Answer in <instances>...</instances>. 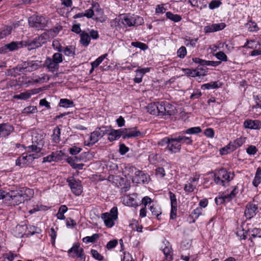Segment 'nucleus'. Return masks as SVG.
<instances>
[{"label": "nucleus", "instance_id": "obj_1", "mask_svg": "<svg viewBox=\"0 0 261 261\" xmlns=\"http://www.w3.org/2000/svg\"><path fill=\"white\" fill-rule=\"evenodd\" d=\"M23 189H20V187L12 188L8 191V204L11 205H18L21 203L24 202L26 200L24 196Z\"/></svg>", "mask_w": 261, "mask_h": 261}, {"label": "nucleus", "instance_id": "obj_2", "mask_svg": "<svg viewBox=\"0 0 261 261\" xmlns=\"http://www.w3.org/2000/svg\"><path fill=\"white\" fill-rule=\"evenodd\" d=\"M234 177L233 173L221 168L216 170L214 173V181L218 185L225 187L226 184L231 180Z\"/></svg>", "mask_w": 261, "mask_h": 261}, {"label": "nucleus", "instance_id": "obj_3", "mask_svg": "<svg viewBox=\"0 0 261 261\" xmlns=\"http://www.w3.org/2000/svg\"><path fill=\"white\" fill-rule=\"evenodd\" d=\"M43 67L42 61L39 60H28L17 65L16 69L19 72H31Z\"/></svg>", "mask_w": 261, "mask_h": 261}, {"label": "nucleus", "instance_id": "obj_4", "mask_svg": "<svg viewBox=\"0 0 261 261\" xmlns=\"http://www.w3.org/2000/svg\"><path fill=\"white\" fill-rule=\"evenodd\" d=\"M29 25L36 30H43L48 22V19L42 16L33 15L28 19Z\"/></svg>", "mask_w": 261, "mask_h": 261}, {"label": "nucleus", "instance_id": "obj_5", "mask_svg": "<svg viewBox=\"0 0 261 261\" xmlns=\"http://www.w3.org/2000/svg\"><path fill=\"white\" fill-rule=\"evenodd\" d=\"M48 39V35L46 33H43L31 41H24L23 47H27L29 50H31L41 47L43 44L46 43Z\"/></svg>", "mask_w": 261, "mask_h": 261}, {"label": "nucleus", "instance_id": "obj_6", "mask_svg": "<svg viewBox=\"0 0 261 261\" xmlns=\"http://www.w3.org/2000/svg\"><path fill=\"white\" fill-rule=\"evenodd\" d=\"M122 23L126 26H138L144 23V19L142 17L134 14H124L121 18Z\"/></svg>", "mask_w": 261, "mask_h": 261}, {"label": "nucleus", "instance_id": "obj_7", "mask_svg": "<svg viewBox=\"0 0 261 261\" xmlns=\"http://www.w3.org/2000/svg\"><path fill=\"white\" fill-rule=\"evenodd\" d=\"M129 169L132 173L135 172V176L132 178L133 182L145 184L148 182V175L143 171L137 170L135 167H131Z\"/></svg>", "mask_w": 261, "mask_h": 261}, {"label": "nucleus", "instance_id": "obj_8", "mask_svg": "<svg viewBox=\"0 0 261 261\" xmlns=\"http://www.w3.org/2000/svg\"><path fill=\"white\" fill-rule=\"evenodd\" d=\"M67 182L74 194L79 196L82 194L83 187L81 181L76 179L73 176H70L67 179Z\"/></svg>", "mask_w": 261, "mask_h": 261}, {"label": "nucleus", "instance_id": "obj_9", "mask_svg": "<svg viewBox=\"0 0 261 261\" xmlns=\"http://www.w3.org/2000/svg\"><path fill=\"white\" fill-rule=\"evenodd\" d=\"M23 44H24V41H12L10 43L5 44L0 48V51L3 53L7 51H13L23 47Z\"/></svg>", "mask_w": 261, "mask_h": 261}, {"label": "nucleus", "instance_id": "obj_10", "mask_svg": "<svg viewBox=\"0 0 261 261\" xmlns=\"http://www.w3.org/2000/svg\"><path fill=\"white\" fill-rule=\"evenodd\" d=\"M147 109L150 114H164V112L166 111L165 107L161 104L150 103L147 106Z\"/></svg>", "mask_w": 261, "mask_h": 261}, {"label": "nucleus", "instance_id": "obj_11", "mask_svg": "<svg viewBox=\"0 0 261 261\" xmlns=\"http://www.w3.org/2000/svg\"><path fill=\"white\" fill-rule=\"evenodd\" d=\"M181 149V144L177 142V138H171L170 140V143L167 146V150L171 153L179 152Z\"/></svg>", "mask_w": 261, "mask_h": 261}, {"label": "nucleus", "instance_id": "obj_12", "mask_svg": "<svg viewBox=\"0 0 261 261\" xmlns=\"http://www.w3.org/2000/svg\"><path fill=\"white\" fill-rule=\"evenodd\" d=\"M42 65L43 67L46 68L48 71L51 72L58 71L59 69V65L53 61L49 57L46 58Z\"/></svg>", "mask_w": 261, "mask_h": 261}, {"label": "nucleus", "instance_id": "obj_13", "mask_svg": "<svg viewBox=\"0 0 261 261\" xmlns=\"http://www.w3.org/2000/svg\"><path fill=\"white\" fill-rule=\"evenodd\" d=\"M257 208V206L255 204L250 202L247 203L246 205L245 216L247 219H251L256 215Z\"/></svg>", "mask_w": 261, "mask_h": 261}, {"label": "nucleus", "instance_id": "obj_14", "mask_svg": "<svg viewBox=\"0 0 261 261\" xmlns=\"http://www.w3.org/2000/svg\"><path fill=\"white\" fill-rule=\"evenodd\" d=\"M226 27L224 23H215L212 25L205 26L204 28V32L205 33H212L222 30Z\"/></svg>", "mask_w": 261, "mask_h": 261}, {"label": "nucleus", "instance_id": "obj_15", "mask_svg": "<svg viewBox=\"0 0 261 261\" xmlns=\"http://www.w3.org/2000/svg\"><path fill=\"white\" fill-rule=\"evenodd\" d=\"M192 60L194 63L199 64L201 66H212L216 67L219 65L221 63L220 61H206L199 58H194L192 59Z\"/></svg>", "mask_w": 261, "mask_h": 261}, {"label": "nucleus", "instance_id": "obj_16", "mask_svg": "<svg viewBox=\"0 0 261 261\" xmlns=\"http://www.w3.org/2000/svg\"><path fill=\"white\" fill-rule=\"evenodd\" d=\"M13 130V126L8 123L0 124V136L6 137Z\"/></svg>", "mask_w": 261, "mask_h": 261}, {"label": "nucleus", "instance_id": "obj_17", "mask_svg": "<svg viewBox=\"0 0 261 261\" xmlns=\"http://www.w3.org/2000/svg\"><path fill=\"white\" fill-rule=\"evenodd\" d=\"M244 126L247 128L259 129L261 128V122L258 120H246L244 122Z\"/></svg>", "mask_w": 261, "mask_h": 261}, {"label": "nucleus", "instance_id": "obj_18", "mask_svg": "<svg viewBox=\"0 0 261 261\" xmlns=\"http://www.w3.org/2000/svg\"><path fill=\"white\" fill-rule=\"evenodd\" d=\"M245 138H239L228 144V148L230 147V151H234L241 146L245 142Z\"/></svg>", "mask_w": 261, "mask_h": 261}, {"label": "nucleus", "instance_id": "obj_19", "mask_svg": "<svg viewBox=\"0 0 261 261\" xmlns=\"http://www.w3.org/2000/svg\"><path fill=\"white\" fill-rule=\"evenodd\" d=\"M58 50L60 52H62L65 55L74 58L75 55V48L72 46H68L65 47L60 46Z\"/></svg>", "mask_w": 261, "mask_h": 261}, {"label": "nucleus", "instance_id": "obj_20", "mask_svg": "<svg viewBox=\"0 0 261 261\" xmlns=\"http://www.w3.org/2000/svg\"><path fill=\"white\" fill-rule=\"evenodd\" d=\"M101 138L100 134H99V132L95 129L94 132L91 133L89 138L90 142H88L87 145L89 146L93 145L94 144L98 142Z\"/></svg>", "mask_w": 261, "mask_h": 261}, {"label": "nucleus", "instance_id": "obj_21", "mask_svg": "<svg viewBox=\"0 0 261 261\" xmlns=\"http://www.w3.org/2000/svg\"><path fill=\"white\" fill-rule=\"evenodd\" d=\"M61 153V151L60 152L56 151L55 152H53L51 154L44 157L43 158L42 163L46 162H51L52 161H57L59 160L60 158V154Z\"/></svg>", "mask_w": 261, "mask_h": 261}, {"label": "nucleus", "instance_id": "obj_22", "mask_svg": "<svg viewBox=\"0 0 261 261\" xmlns=\"http://www.w3.org/2000/svg\"><path fill=\"white\" fill-rule=\"evenodd\" d=\"M92 7L95 8L96 15H98V17H96L95 18H93V19L101 22H104L105 20V19H102L103 12L102 10L99 8V5L97 3L94 4L92 5Z\"/></svg>", "mask_w": 261, "mask_h": 261}, {"label": "nucleus", "instance_id": "obj_23", "mask_svg": "<svg viewBox=\"0 0 261 261\" xmlns=\"http://www.w3.org/2000/svg\"><path fill=\"white\" fill-rule=\"evenodd\" d=\"M101 218L107 227H112L114 225V221L115 220L110 216L109 213H103L101 215Z\"/></svg>", "mask_w": 261, "mask_h": 261}, {"label": "nucleus", "instance_id": "obj_24", "mask_svg": "<svg viewBox=\"0 0 261 261\" xmlns=\"http://www.w3.org/2000/svg\"><path fill=\"white\" fill-rule=\"evenodd\" d=\"M152 216L156 217L159 219V217L162 214L161 207L158 204H152L149 207Z\"/></svg>", "mask_w": 261, "mask_h": 261}, {"label": "nucleus", "instance_id": "obj_25", "mask_svg": "<svg viewBox=\"0 0 261 261\" xmlns=\"http://www.w3.org/2000/svg\"><path fill=\"white\" fill-rule=\"evenodd\" d=\"M80 37L81 43L85 46H87L89 44L91 41L90 37L89 34L86 32H82L80 35Z\"/></svg>", "mask_w": 261, "mask_h": 261}, {"label": "nucleus", "instance_id": "obj_26", "mask_svg": "<svg viewBox=\"0 0 261 261\" xmlns=\"http://www.w3.org/2000/svg\"><path fill=\"white\" fill-rule=\"evenodd\" d=\"M222 84L220 82L216 81L205 84L202 86V88L204 89H216L221 87Z\"/></svg>", "mask_w": 261, "mask_h": 261}, {"label": "nucleus", "instance_id": "obj_27", "mask_svg": "<svg viewBox=\"0 0 261 261\" xmlns=\"http://www.w3.org/2000/svg\"><path fill=\"white\" fill-rule=\"evenodd\" d=\"M12 26H6L0 29V40L10 35L12 30Z\"/></svg>", "mask_w": 261, "mask_h": 261}, {"label": "nucleus", "instance_id": "obj_28", "mask_svg": "<svg viewBox=\"0 0 261 261\" xmlns=\"http://www.w3.org/2000/svg\"><path fill=\"white\" fill-rule=\"evenodd\" d=\"M62 27L61 25H58L57 27L48 30L44 33H46L48 35V39L49 38H54L58 33L62 30Z\"/></svg>", "mask_w": 261, "mask_h": 261}, {"label": "nucleus", "instance_id": "obj_29", "mask_svg": "<svg viewBox=\"0 0 261 261\" xmlns=\"http://www.w3.org/2000/svg\"><path fill=\"white\" fill-rule=\"evenodd\" d=\"M141 135V133L139 130H137L136 129L132 130L128 129V134L123 135L122 138L123 139H125L133 137H136L140 136Z\"/></svg>", "mask_w": 261, "mask_h": 261}, {"label": "nucleus", "instance_id": "obj_30", "mask_svg": "<svg viewBox=\"0 0 261 261\" xmlns=\"http://www.w3.org/2000/svg\"><path fill=\"white\" fill-rule=\"evenodd\" d=\"M238 193V190L237 187H235L232 190V191L230 192V194L225 195L222 198H219L220 200H221L222 201L221 202H222V201H230L231 199H232L233 197L236 196V195Z\"/></svg>", "mask_w": 261, "mask_h": 261}, {"label": "nucleus", "instance_id": "obj_31", "mask_svg": "<svg viewBox=\"0 0 261 261\" xmlns=\"http://www.w3.org/2000/svg\"><path fill=\"white\" fill-rule=\"evenodd\" d=\"M60 128L58 127H55L53 130V134L52 135L53 140L54 142L58 143L60 141Z\"/></svg>", "mask_w": 261, "mask_h": 261}, {"label": "nucleus", "instance_id": "obj_32", "mask_svg": "<svg viewBox=\"0 0 261 261\" xmlns=\"http://www.w3.org/2000/svg\"><path fill=\"white\" fill-rule=\"evenodd\" d=\"M250 233L251 237L249 240L252 241V238H260L261 237V229L259 228H255L251 231L249 230Z\"/></svg>", "mask_w": 261, "mask_h": 261}, {"label": "nucleus", "instance_id": "obj_33", "mask_svg": "<svg viewBox=\"0 0 261 261\" xmlns=\"http://www.w3.org/2000/svg\"><path fill=\"white\" fill-rule=\"evenodd\" d=\"M70 256L72 257H74L75 256H76L78 259L76 261H85L86 259V255L84 249L82 248H81L80 251L75 255L72 254L70 255Z\"/></svg>", "mask_w": 261, "mask_h": 261}, {"label": "nucleus", "instance_id": "obj_34", "mask_svg": "<svg viewBox=\"0 0 261 261\" xmlns=\"http://www.w3.org/2000/svg\"><path fill=\"white\" fill-rule=\"evenodd\" d=\"M32 93L29 91L22 92L18 95H15L13 96L14 98L17 99L25 100L31 97Z\"/></svg>", "mask_w": 261, "mask_h": 261}, {"label": "nucleus", "instance_id": "obj_35", "mask_svg": "<svg viewBox=\"0 0 261 261\" xmlns=\"http://www.w3.org/2000/svg\"><path fill=\"white\" fill-rule=\"evenodd\" d=\"M177 142L181 143H185L186 144H192L193 143V141L191 137H186V136H179L177 137Z\"/></svg>", "mask_w": 261, "mask_h": 261}, {"label": "nucleus", "instance_id": "obj_36", "mask_svg": "<svg viewBox=\"0 0 261 261\" xmlns=\"http://www.w3.org/2000/svg\"><path fill=\"white\" fill-rule=\"evenodd\" d=\"M73 105V102L68 99H61L59 102V106L62 107L68 108Z\"/></svg>", "mask_w": 261, "mask_h": 261}, {"label": "nucleus", "instance_id": "obj_37", "mask_svg": "<svg viewBox=\"0 0 261 261\" xmlns=\"http://www.w3.org/2000/svg\"><path fill=\"white\" fill-rule=\"evenodd\" d=\"M96 129L99 132L101 137H102L106 134L108 135V133L111 130V126H102L96 128Z\"/></svg>", "mask_w": 261, "mask_h": 261}, {"label": "nucleus", "instance_id": "obj_38", "mask_svg": "<svg viewBox=\"0 0 261 261\" xmlns=\"http://www.w3.org/2000/svg\"><path fill=\"white\" fill-rule=\"evenodd\" d=\"M202 209L201 207H197L195 209L191 214V216L194 219L192 221L193 223L195 222V220L197 219L198 217L202 215Z\"/></svg>", "mask_w": 261, "mask_h": 261}, {"label": "nucleus", "instance_id": "obj_39", "mask_svg": "<svg viewBox=\"0 0 261 261\" xmlns=\"http://www.w3.org/2000/svg\"><path fill=\"white\" fill-rule=\"evenodd\" d=\"M198 38L191 39L190 37L185 39V44L187 46H190L191 47H195L197 43Z\"/></svg>", "mask_w": 261, "mask_h": 261}, {"label": "nucleus", "instance_id": "obj_40", "mask_svg": "<svg viewBox=\"0 0 261 261\" xmlns=\"http://www.w3.org/2000/svg\"><path fill=\"white\" fill-rule=\"evenodd\" d=\"M167 17L174 22H178L181 19V17L177 14H173L170 12H167L166 14Z\"/></svg>", "mask_w": 261, "mask_h": 261}, {"label": "nucleus", "instance_id": "obj_41", "mask_svg": "<svg viewBox=\"0 0 261 261\" xmlns=\"http://www.w3.org/2000/svg\"><path fill=\"white\" fill-rule=\"evenodd\" d=\"M99 234L94 233L91 237H86L83 239V241L85 243H93L98 238Z\"/></svg>", "mask_w": 261, "mask_h": 261}, {"label": "nucleus", "instance_id": "obj_42", "mask_svg": "<svg viewBox=\"0 0 261 261\" xmlns=\"http://www.w3.org/2000/svg\"><path fill=\"white\" fill-rule=\"evenodd\" d=\"M107 56V54H104L98 57L95 61L92 62L91 63V66L93 68H96L98 66V65L102 62V61L106 58Z\"/></svg>", "mask_w": 261, "mask_h": 261}, {"label": "nucleus", "instance_id": "obj_43", "mask_svg": "<svg viewBox=\"0 0 261 261\" xmlns=\"http://www.w3.org/2000/svg\"><path fill=\"white\" fill-rule=\"evenodd\" d=\"M201 132V129L200 127H193L187 129L185 131V133L190 135L197 134Z\"/></svg>", "mask_w": 261, "mask_h": 261}, {"label": "nucleus", "instance_id": "obj_44", "mask_svg": "<svg viewBox=\"0 0 261 261\" xmlns=\"http://www.w3.org/2000/svg\"><path fill=\"white\" fill-rule=\"evenodd\" d=\"M108 140L111 142L116 140L119 138L115 130L111 128V130L109 132V133H108Z\"/></svg>", "mask_w": 261, "mask_h": 261}, {"label": "nucleus", "instance_id": "obj_45", "mask_svg": "<svg viewBox=\"0 0 261 261\" xmlns=\"http://www.w3.org/2000/svg\"><path fill=\"white\" fill-rule=\"evenodd\" d=\"M28 162L27 158L25 156V153H23L21 156L16 160V165L21 166V165L26 164Z\"/></svg>", "mask_w": 261, "mask_h": 261}, {"label": "nucleus", "instance_id": "obj_46", "mask_svg": "<svg viewBox=\"0 0 261 261\" xmlns=\"http://www.w3.org/2000/svg\"><path fill=\"white\" fill-rule=\"evenodd\" d=\"M62 55L59 53H55L51 59L53 61H54L55 63H57L58 65H59V63H62L63 62V58H62Z\"/></svg>", "mask_w": 261, "mask_h": 261}, {"label": "nucleus", "instance_id": "obj_47", "mask_svg": "<svg viewBox=\"0 0 261 261\" xmlns=\"http://www.w3.org/2000/svg\"><path fill=\"white\" fill-rule=\"evenodd\" d=\"M187 53L186 48L182 46L177 51V57L179 58L183 59L185 57Z\"/></svg>", "mask_w": 261, "mask_h": 261}, {"label": "nucleus", "instance_id": "obj_48", "mask_svg": "<svg viewBox=\"0 0 261 261\" xmlns=\"http://www.w3.org/2000/svg\"><path fill=\"white\" fill-rule=\"evenodd\" d=\"M170 138L165 137L159 142L158 145L159 146L162 147H165V148L166 149H167V146L169 145V143H170Z\"/></svg>", "mask_w": 261, "mask_h": 261}, {"label": "nucleus", "instance_id": "obj_49", "mask_svg": "<svg viewBox=\"0 0 261 261\" xmlns=\"http://www.w3.org/2000/svg\"><path fill=\"white\" fill-rule=\"evenodd\" d=\"M91 253L93 258L99 261L102 260L103 258V256L99 253L98 251L95 249H91Z\"/></svg>", "mask_w": 261, "mask_h": 261}, {"label": "nucleus", "instance_id": "obj_50", "mask_svg": "<svg viewBox=\"0 0 261 261\" xmlns=\"http://www.w3.org/2000/svg\"><path fill=\"white\" fill-rule=\"evenodd\" d=\"M37 109L36 107L29 106L24 109L23 113L27 114H34L37 113Z\"/></svg>", "mask_w": 261, "mask_h": 261}, {"label": "nucleus", "instance_id": "obj_51", "mask_svg": "<svg viewBox=\"0 0 261 261\" xmlns=\"http://www.w3.org/2000/svg\"><path fill=\"white\" fill-rule=\"evenodd\" d=\"M222 3L219 0H213L210 2L208 5V7L210 9H214L219 7Z\"/></svg>", "mask_w": 261, "mask_h": 261}, {"label": "nucleus", "instance_id": "obj_52", "mask_svg": "<svg viewBox=\"0 0 261 261\" xmlns=\"http://www.w3.org/2000/svg\"><path fill=\"white\" fill-rule=\"evenodd\" d=\"M131 44L134 47L139 48L144 50L146 49L148 47L146 44L140 42H132Z\"/></svg>", "mask_w": 261, "mask_h": 261}, {"label": "nucleus", "instance_id": "obj_53", "mask_svg": "<svg viewBox=\"0 0 261 261\" xmlns=\"http://www.w3.org/2000/svg\"><path fill=\"white\" fill-rule=\"evenodd\" d=\"M81 160V159L78 156H75L74 158H68L66 160V161L69 164H70L72 168H73L75 164V161H79Z\"/></svg>", "mask_w": 261, "mask_h": 261}, {"label": "nucleus", "instance_id": "obj_54", "mask_svg": "<svg viewBox=\"0 0 261 261\" xmlns=\"http://www.w3.org/2000/svg\"><path fill=\"white\" fill-rule=\"evenodd\" d=\"M247 233V232L245 231L243 229L238 230L236 232V234L240 240H245L246 239Z\"/></svg>", "mask_w": 261, "mask_h": 261}, {"label": "nucleus", "instance_id": "obj_55", "mask_svg": "<svg viewBox=\"0 0 261 261\" xmlns=\"http://www.w3.org/2000/svg\"><path fill=\"white\" fill-rule=\"evenodd\" d=\"M81 248L80 247V244L77 243L73 245V246L68 250V253L70 255L71 253H74V254H76L78 251H80Z\"/></svg>", "mask_w": 261, "mask_h": 261}, {"label": "nucleus", "instance_id": "obj_56", "mask_svg": "<svg viewBox=\"0 0 261 261\" xmlns=\"http://www.w3.org/2000/svg\"><path fill=\"white\" fill-rule=\"evenodd\" d=\"M49 235L51 238V242L53 244L55 243V240L57 237V232L54 228H51L48 232Z\"/></svg>", "mask_w": 261, "mask_h": 261}, {"label": "nucleus", "instance_id": "obj_57", "mask_svg": "<svg viewBox=\"0 0 261 261\" xmlns=\"http://www.w3.org/2000/svg\"><path fill=\"white\" fill-rule=\"evenodd\" d=\"M196 72L197 73V76H200L206 75L207 71L206 69L198 66L196 69Z\"/></svg>", "mask_w": 261, "mask_h": 261}, {"label": "nucleus", "instance_id": "obj_58", "mask_svg": "<svg viewBox=\"0 0 261 261\" xmlns=\"http://www.w3.org/2000/svg\"><path fill=\"white\" fill-rule=\"evenodd\" d=\"M110 216L113 219L116 220L118 218V209L117 207H113L110 211V213H109Z\"/></svg>", "mask_w": 261, "mask_h": 261}, {"label": "nucleus", "instance_id": "obj_59", "mask_svg": "<svg viewBox=\"0 0 261 261\" xmlns=\"http://www.w3.org/2000/svg\"><path fill=\"white\" fill-rule=\"evenodd\" d=\"M257 151V149L254 145H250L246 149L247 153L249 155H254Z\"/></svg>", "mask_w": 261, "mask_h": 261}, {"label": "nucleus", "instance_id": "obj_60", "mask_svg": "<svg viewBox=\"0 0 261 261\" xmlns=\"http://www.w3.org/2000/svg\"><path fill=\"white\" fill-rule=\"evenodd\" d=\"M28 151L29 152H31V151L32 152V153L39 152H41V148L38 147L36 145H32L31 146H29L28 147Z\"/></svg>", "mask_w": 261, "mask_h": 261}, {"label": "nucleus", "instance_id": "obj_61", "mask_svg": "<svg viewBox=\"0 0 261 261\" xmlns=\"http://www.w3.org/2000/svg\"><path fill=\"white\" fill-rule=\"evenodd\" d=\"M129 151V148L124 144H120L119 145V153L121 155H124Z\"/></svg>", "mask_w": 261, "mask_h": 261}, {"label": "nucleus", "instance_id": "obj_62", "mask_svg": "<svg viewBox=\"0 0 261 261\" xmlns=\"http://www.w3.org/2000/svg\"><path fill=\"white\" fill-rule=\"evenodd\" d=\"M195 188L196 185H193L192 184L189 182L185 185L184 190L186 192H192Z\"/></svg>", "mask_w": 261, "mask_h": 261}, {"label": "nucleus", "instance_id": "obj_63", "mask_svg": "<svg viewBox=\"0 0 261 261\" xmlns=\"http://www.w3.org/2000/svg\"><path fill=\"white\" fill-rule=\"evenodd\" d=\"M216 58L223 61H226L227 60V56L222 51H219L216 54Z\"/></svg>", "mask_w": 261, "mask_h": 261}, {"label": "nucleus", "instance_id": "obj_64", "mask_svg": "<svg viewBox=\"0 0 261 261\" xmlns=\"http://www.w3.org/2000/svg\"><path fill=\"white\" fill-rule=\"evenodd\" d=\"M117 244L118 241L117 240H113L107 243L106 247L108 250H110L115 247Z\"/></svg>", "mask_w": 261, "mask_h": 261}]
</instances>
